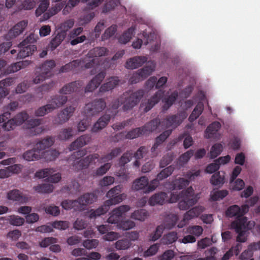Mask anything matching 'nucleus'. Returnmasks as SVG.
Instances as JSON below:
<instances>
[{
    "label": "nucleus",
    "instance_id": "f257e3e1",
    "mask_svg": "<svg viewBox=\"0 0 260 260\" xmlns=\"http://www.w3.org/2000/svg\"><path fill=\"white\" fill-rule=\"evenodd\" d=\"M122 152L120 148H115L111 150L108 154L102 156L100 158V155L98 153H93L90 154L79 161L75 164L77 165L79 170L87 168L90 165H95L96 162L99 163L105 162L112 160L113 158L117 156Z\"/></svg>",
    "mask_w": 260,
    "mask_h": 260
},
{
    "label": "nucleus",
    "instance_id": "f03ea898",
    "mask_svg": "<svg viewBox=\"0 0 260 260\" xmlns=\"http://www.w3.org/2000/svg\"><path fill=\"white\" fill-rule=\"evenodd\" d=\"M54 141V139L52 137H46L37 142L31 150L24 153L23 157L27 161L39 160L42 158L43 150L52 146Z\"/></svg>",
    "mask_w": 260,
    "mask_h": 260
},
{
    "label": "nucleus",
    "instance_id": "7ed1b4c3",
    "mask_svg": "<svg viewBox=\"0 0 260 260\" xmlns=\"http://www.w3.org/2000/svg\"><path fill=\"white\" fill-rule=\"evenodd\" d=\"M97 197L93 193H87L79 197L77 200H64L61 202L62 207L66 210L74 209L81 211L84 207L95 202Z\"/></svg>",
    "mask_w": 260,
    "mask_h": 260
},
{
    "label": "nucleus",
    "instance_id": "20e7f679",
    "mask_svg": "<svg viewBox=\"0 0 260 260\" xmlns=\"http://www.w3.org/2000/svg\"><path fill=\"white\" fill-rule=\"evenodd\" d=\"M145 94V91L142 89L135 92L128 90L124 92L120 96V100L123 104V110L127 111L132 109L136 106Z\"/></svg>",
    "mask_w": 260,
    "mask_h": 260
},
{
    "label": "nucleus",
    "instance_id": "39448f33",
    "mask_svg": "<svg viewBox=\"0 0 260 260\" xmlns=\"http://www.w3.org/2000/svg\"><path fill=\"white\" fill-rule=\"evenodd\" d=\"M40 1L41 3L36 10V15L39 17L43 14L42 18H41V21L49 19L52 16L58 13L64 7L63 3H57L47 11L49 5V0H40Z\"/></svg>",
    "mask_w": 260,
    "mask_h": 260
},
{
    "label": "nucleus",
    "instance_id": "423d86ee",
    "mask_svg": "<svg viewBox=\"0 0 260 260\" xmlns=\"http://www.w3.org/2000/svg\"><path fill=\"white\" fill-rule=\"evenodd\" d=\"M182 200L178 203L180 210H186L197 203L198 200L197 195H194V190L191 186L182 192Z\"/></svg>",
    "mask_w": 260,
    "mask_h": 260
},
{
    "label": "nucleus",
    "instance_id": "0eeeda50",
    "mask_svg": "<svg viewBox=\"0 0 260 260\" xmlns=\"http://www.w3.org/2000/svg\"><path fill=\"white\" fill-rule=\"evenodd\" d=\"M56 63L53 60H48L42 64L40 68V73L33 80L35 84H38L52 75L51 70L55 67Z\"/></svg>",
    "mask_w": 260,
    "mask_h": 260
},
{
    "label": "nucleus",
    "instance_id": "6e6552de",
    "mask_svg": "<svg viewBox=\"0 0 260 260\" xmlns=\"http://www.w3.org/2000/svg\"><path fill=\"white\" fill-rule=\"evenodd\" d=\"M247 222V218L242 216L238 217L232 223V227L235 229L236 233L238 234L237 237V241L239 242H245L246 240L244 235Z\"/></svg>",
    "mask_w": 260,
    "mask_h": 260
},
{
    "label": "nucleus",
    "instance_id": "1a4fd4ad",
    "mask_svg": "<svg viewBox=\"0 0 260 260\" xmlns=\"http://www.w3.org/2000/svg\"><path fill=\"white\" fill-rule=\"evenodd\" d=\"M106 106L103 99H96L88 103L85 107V113L88 116H94L102 112Z\"/></svg>",
    "mask_w": 260,
    "mask_h": 260
},
{
    "label": "nucleus",
    "instance_id": "9d476101",
    "mask_svg": "<svg viewBox=\"0 0 260 260\" xmlns=\"http://www.w3.org/2000/svg\"><path fill=\"white\" fill-rule=\"evenodd\" d=\"M200 174V171L198 170L194 172L188 171L184 175L186 178H178L173 181V187L174 189L180 190L185 188L189 184L190 181L193 180L196 177Z\"/></svg>",
    "mask_w": 260,
    "mask_h": 260
},
{
    "label": "nucleus",
    "instance_id": "9b49d317",
    "mask_svg": "<svg viewBox=\"0 0 260 260\" xmlns=\"http://www.w3.org/2000/svg\"><path fill=\"white\" fill-rule=\"evenodd\" d=\"M169 217H170L169 218H171V222L168 223L167 221V223H166L165 226H164L162 225L158 226L156 228L155 231L150 235L149 240L150 241H155L156 240L158 239L161 236L164 228L171 229L176 225V222L178 220L177 216L173 214L170 216H169Z\"/></svg>",
    "mask_w": 260,
    "mask_h": 260
},
{
    "label": "nucleus",
    "instance_id": "f8f14e48",
    "mask_svg": "<svg viewBox=\"0 0 260 260\" xmlns=\"http://www.w3.org/2000/svg\"><path fill=\"white\" fill-rule=\"evenodd\" d=\"M130 210V207L128 205H122L114 210L110 213L107 222L111 224H117L121 220L122 215Z\"/></svg>",
    "mask_w": 260,
    "mask_h": 260
},
{
    "label": "nucleus",
    "instance_id": "ddd939ff",
    "mask_svg": "<svg viewBox=\"0 0 260 260\" xmlns=\"http://www.w3.org/2000/svg\"><path fill=\"white\" fill-rule=\"evenodd\" d=\"M164 92L161 90H158L150 99L147 101H143L140 105V109L143 112L146 113L150 111L163 96Z\"/></svg>",
    "mask_w": 260,
    "mask_h": 260
},
{
    "label": "nucleus",
    "instance_id": "4468645a",
    "mask_svg": "<svg viewBox=\"0 0 260 260\" xmlns=\"http://www.w3.org/2000/svg\"><path fill=\"white\" fill-rule=\"evenodd\" d=\"M122 186L121 185H118L111 188L106 194V197L109 199L107 201H111L109 203L110 205H115L120 203L123 200V193H120Z\"/></svg>",
    "mask_w": 260,
    "mask_h": 260
},
{
    "label": "nucleus",
    "instance_id": "2eb2a0df",
    "mask_svg": "<svg viewBox=\"0 0 260 260\" xmlns=\"http://www.w3.org/2000/svg\"><path fill=\"white\" fill-rule=\"evenodd\" d=\"M186 117V113L184 111H181L176 114L167 117L164 123L168 128L170 127L175 128L179 125Z\"/></svg>",
    "mask_w": 260,
    "mask_h": 260
},
{
    "label": "nucleus",
    "instance_id": "dca6fc26",
    "mask_svg": "<svg viewBox=\"0 0 260 260\" xmlns=\"http://www.w3.org/2000/svg\"><path fill=\"white\" fill-rule=\"evenodd\" d=\"M83 85L82 81L77 80L64 85L59 91L60 94H68L78 92Z\"/></svg>",
    "mask_w": 260,
    "mask_h": 260
},
{
    "label": "nucleus",
    "instance_id": "f3484780",
    "mask_svg": "<svg viewBox=\"0 0 260 260\" xmlns=\"http://www.w3.org/2000/svg\"><path fill=\"white\" fill-rule=\"evenodd\" d=\"M106 76V72L102 71L95 75L87 84L85 88V92H92L97 88Z\"/></svg>",
    "mask_w": 260,
    "mask_h": 260
},
{
    "label": "nucleus",
    "instance_id": "a211bd4d",
    "mask_svg": "<svg viewBox=\"0 0 260 260\" xmlns=\"http://www.w3.org/2000/svg\"><path fill=\"white\" fill-rule=\"evenodd\" d=\"M171 133L172 130L165 131L155 139V143L151 149L152 157H155L158 155V151L157 150L159 146L165 142Z\"/></svg>",
    "mask_w": 260,
    "mask_h": 260
},
{
    "label": "nucleus",
    "instance_id": "6ab92c4d",
    "mask_svg": "<svg viewBox=\"0 0 260 260\" xmlns=\"http://www.w3.org/2000/svg\"><path fill=\"white\" fill-rule=\"evenodd\" d=\"M91 139V137L90 135H83L73 142L70 145L69 148L70 151L77 150L88 144L90 142Z\"/></svg>",
    "mask_w": 260,
    "mask_h": 260
},
{
    "label": "nucleus",
    "instance_id": "aec40b11",
    "mask_svg": "<svg viewBox=\"0 0 260 260\" xmlns=\"http://www.w3.org/2000/svg\"><path fill=\"white\" fill-rule=\"evenodd\" d=\"M147 57L144 56H137L128 59L125 67L128 69H134L142 66L147 61Z\"/></svg>",
    "mask_w": 260,
    "mask_h": 260
},
{
    "label": "nucleus",
    "instance_id": "412c9836",
    "mask_svg": "<svg viewBox=\"0 0 260 260\" xmlns=\"http://www.w3.org/2000/svg\"><path fill=\"white\" fill-rule=\"evenodd\" d=\"M27 25V22L24 20L19 22L9 30L7 37L10 39L17 37L23 31Z\"/></svg>",
    "mask_w": 260,
    "mask_h": 260
},
{
    "label": "nucleus",
    "instance_id": "4be33fe9",
    "mask_svg": "<svg viewBox=\"0 0 260 260\" xmlns=\"http://www.w3.org/2000/svg\"><path fill=\"white\" fill-rule=\"evenodd\" d=\"M68 101V97L63 95H55L51 98L48 104L52 111L64 105Z\"/></svg>",
    "mask_w": 260,
    "mask_h": 260
},
{
    "label": "nucleus",
    "instance_id": "5701e85b",
    "mask_svg": "<svg viewBox=\"0 0 260 260\" xmlns=\"http://www.w3.org/2000/svg\"><path fill=\"white\" fill-rule=\"evenodd\" d=\"M108 80L106 83L102 84L100 87L99 89L100 92H105L113 89L117 86L120 82L118 77L116 76L111 77Z\"/></svg>",
    "mask_w": 260,
    "mask_h": 260
},
{
    "label": "nucleus",
    "instance_id": "b1692460",
    "mask_svg": "<svg viewBox=\"0 0 260 260\" xmlns=\"http://www.w3.org/2000/svg\"><path fill=\"white\" fill-rule=\"evenodd\" d=\"M111 201H106L104 204L99 207L96 210L91 209L89 212V217L90 219L95 218L97 216L105 214L109 209L110 205L109 204Z\"/></svg>",
    "mask_w": 260,
    "mask_h": 260
},
{
    "label": "nucleus",
    "instance_id": "393cba45",
    "mask_svg": "<svg viewBox=\"0 0 260 260\" xmlns=\"http://www.w3.org/2000/svg\"><path fill=\"white\" fill-rule=\"evenodd\" d=\"M14 82V79L11 77L6 78L0 81V96L6 98L10 93L8 87L12 85Z\"/></svg>",
    "mask_w": 260,
    "mask_h": 260
},
{
    "label": "nucleus",
    "instance_id": "a878e982",
    "mask_svg": "<svg viewBox=\"0 0 260 260\" xmlns=\"http://www.w3.org/2000/svg\"><path fill=\"white\" fill-rule=\"evenodd\" d=\"M168 195L165 192H160L152 196L149 200V204L151 206L163 205L167 200Z\"/></svg>",
    "mask_w": 260,
    "mask_h": 260
},
{
    "label": "nucleus",
    "instance_id": "bb28decb",
    "mask_svg": "<svg viewBox=\"0 0 260 260\" xmlns=\"http://www.w3.org/2000/svg\"><path fill=\"white\" fill-rule=\"evenodd\" d=\"M111 118V116L108 114H106L101 117L93 125L91 131L92 132H97L104 128L108 124Z\"/></svg>",
    "mask_w": 260,
    "mask_h": 260
},
{
    "label": "nucleus",
    "instance_id": "cd10ccee",
    "mask_svg": "<svg viewBox=\"0 0 260 260\" xmlns=\"http://www.w3.org/2000/svg\"><path fill=\"white\" fill-rule=\"evenodd\" d=\"M18 47L20 48L17 54V58H23L32 54L33 52L37 50V47L35 45H25L21 46L20 44Z\"/></svg>",
    "mask_w": 260,
    "mask_h": 260
},
{
    "label": "nucleus",
    "instance_id": "c85d7f7f",
    "mask_svg": "<svg viewBox=\"0 0 260 260\" xmlns=\"http://www.w3.org/2000/svg\"><path fill=\"white\" fill-rule=\"evenodd\" d=\"M30 63V61L27 60L18 61L12 64L6 69V74L16 72L20 70L25 68Z\"/></svg>",
    "mask_w": 260,
    "mask_h": 260
},
{
    "label": "nucleus",
    "instance_id": "c756f323",
    "mask_svg": "<svg viewBox=\"0 0 260 260\" xmlns=\"http://www.w3.org/2000/svg\"><path fill=\"white\" fill-rule=\"evenodd\" d=\"M75 110V108L71 106L63 109L58 115L59 122L63 123L68 121L73 115Z\"/></svg>",
    "mask_w": 260,
    "mask_h": 260
},
{
    "label": "nucleus",
    "instance_id": "7c9ffc66",
    "mask_svg": "<svg viewBox=\"0 0 260 260\" xmlns=\"http://www.w3.org/2000/svg\"><path fill=\"white\" fill-rule=\"evenodd\" d=\"M148 185V178L146 176H142L136 179L133 185V188L135 190H144L146 191Z\"/></svg>",
    "mask_w": 260,
    "mask_h": 260
},
{
    "label": "nucleus",
    "instance_id": "2f4dec72",
    "mask_svg": "<svg viewBox=\"0 0 260 260\" xmlns=\"http://www.w3.org/2000/svg\"><path fill=\"white\" fill-rule=\"evenodd\" d=\"M205 210L203 206H196L188 211L184 214V220H188L198 217Z\"/></svg>",
    "mask_w": 260,
    "mask_h": 260
},
{
    "label": "nucleus",
    "instance_id": "473e14b6",
    "mask_svg": "<svg viewBox=\"0 0 260 260\" xmlns=\"http://www.w3.org/2000/svg\"><path fill=\"white\" fill-rule=\"evenodd\" d=\"M108 51V50L104 47H94L88 51L86 56L89 58L101 57L106 55Z\"/></svg>",
    "mask_w": 260,
    "mask_h": 260
},
{
    "label": "nucleus",
    "instance_id": "72a5a7b5",
    "mask_svg": "<svg viewBox=\"0 0 260 260\" xmlns=\"http://www.w3.org/2000/svg\"><path fill=\"white\" fill-rule=\"evenodd\" d=\"M155 68V63L153 61H150L147 62V65L144 68L138 70L142 79L144 80L150 76Z\"/></svg>",
    "mask_w": 260,
    "mask_h": 260
},
{
    "label": "nucleus",
    "instance_id": "f704fd0d",
    "mask_svg": "<svg viewBox=\"0 0 260 260\" xmlns=\"http://www.w3.org/2000/svg\"><path fill=\"white\" fill-rule=\"evenodd\" d=\"M41 122L40 119H30L27 121L26 127L29 129L34 128V135L39 134L43 131L42 127H37L41 124Z\"/></svg>",
    "mask_w": 260,
    "mask_h": 260
},
{
    "label": "nucleus",
    "instance_id": "c9c22d12",
    "mask_svg": "<svg viewBox=\"0 0 260 260\" xmlns=\"http://www.w3.org/2000/svg\"><path fill=\"white\" fill-rule=\"evenodd\" d=\"M178 96V92L175 91L167 97L165 98L162 100L164 104L162 106L163 111L168 110L170 107L174 103Z\"/></svg>",
    "mask_w": 260,
    "mask_h": 260
},
{
    "label": "nucleus",
    "instance_id": "e433bc0d",
    "mask_svg": "<svg viewBox=\"0 0 260 260\" xmlns=\"http://www.w3.org/2000/svg\"><path fill=\"white\" fill-rule=\"evenodd\" d=\"M221 127V124L219 122L214 121L211 123L206 128L205 131L206 137L208 138H212L213 137L214 135L216 133Z\"/></svg>",
    "mask_w": 260,
    "mask_h": 260
},
{
    "label": "nucleus",
    "instance_id": "4c0bfd02",
    "mask_svg": "<svg viewBox=\"0 0 260 260\" xmlns=\"http://www.w3.org/2000/svg\"><path fill=\"white\" fill-rule=\"evenodd\" d=\"M83 61L84 60H83ZM82 61V60L79 59L74 60L66 64L64 66H62L59 70V72L66 73L72 71L81 66Z\"/></svg>",
    "mask_w": 260,
    "mask_h": 260
},
{
    "label": "nucleus",
    "instance_id": "58836bf2",
    "mask_svg": "<svg viewBox=\"0 0 260 260\" xmlns=\"http://www.w3.org/2000/svg\"><path fill=\"white\" fill-rule=\"evenodd\" d=\"M66 37L64 32H58L54 38H53L50 43V47L52 50L56 48L62 42Z\"/></svg>",
    "mask_w": 260,
    "mask_h": 260
},
{
    "label": "nucleus",
    "instance_id": "ea45409f",
    "mask_svg": "<svg viewBox=\"0 0 260 260\" xmlns=\"http://www.w3.org/2000/svg\"><path fill=\"white\" fill-rule=\"evenodd\" d=\"M135 28L131 27L125 31L119 38V42L122 44H126L129 42L132 38L135 32Z\"/></svg>",
    "mask_w": 260,
    "mask_h": 260
},
{
    "label": "nucleus",
    "instance_id": "a19ab883",
    "mask_svg": "<svg viewBox=\"0 0 260 260\" xmlns=\"http://www.w3.org/2000/svg\"><path fill=\"white\" fill-rule=\"evenodd\" d=\"M7 198L10 200L23 202L24 198L21 192L18 189L10 190L7 194Z\"/></svg>",
    "mask_w": 260,
    "mask_h": 260
},
{
    "label": "nucleus",
    "instance_id": "79ce46f5",
    "mask_svg": "<svg viewBox=\"0 0 260 260\" xmlns=\"http://www.w3.org/2000/svg\"><path fill=\"white\" fill-rule=\"evenodd\" d=\"M203 109V104L201 103H198L189 116V121L190 122H193L196 119H197L202 114Z\"/></svg>",
    "mask_w": 260,
    "mask_h": 260
},
{
    "label": "nucleus",
    "instance_id": "37998d69",
    "mask_svg": "<svg viewBox=\"0 0 260 260\" xmlns=\"http://www.w3.org/2000/svg\"><path fill=\"white\" fill-rule=\"evenodd\" d=\"M34 188L39 193H50L53 191L54 187L52 184L43 183L34 186Z\"/></svg>",
    "mask_w": 260,
    "mask_h": 260
},
{
    "label": "nucleus",
    "instance_id": "c03bdc74",
    "mask_svg": "<svg viewBox=\"0 0 260 260\" xmlns=\"http://www.w3.org/2000/svg\"><path fill=\"white\" fill-rule=\"evenodd\" d=\"M143 128L142 127H137L127 132L125 136V138L127 139H133L145 134Z\"/></svg>",
    "mask_w": 260,
    "mask_h": 260
},
{
    "label": "nucleus",
    "instance_id": "a18cd8bd",
    "mask_svg": "<svg viewBox=\"0 0 260 260\" xmlns=\"http://www.w3.org/2000/svg\"><path fill=\"white\" fill-rule=\"evenodd\" d=\"M159 124V121L157 119H154L150 122L147 123L145 125L142 126L143 128L144 133L149 132H153L157 129Z\"/></svg>",
    "mask_w": 260,
    "mask_h": 260
},
{
    "label": "nucleus",
    "instance_id": "49530a36",
    "mask_svg": "<svg viewBox=\"0 0 260 260\" xmlns=\"http://www.w3.org/2000/svg\"><path fill=\"white\" fill-rule=\"evenodd\" d=\"M148 215V212L144 209H140L135 211L131 215L132 219L140 221H144Z\"/></svg>",
    "mask_w": 260,
    "mask_h": 260
},
{
    "label": "nucleus",
    "instance_id": "de8ad7c7",
    "mask_svg": "<svg viewBox=\"0 0 260 260\" xmlns=\"http://www.w3.org/2000/svg\"><path fill=\"white\" fill-rule=\"evenodd\" d=\"M73 136V130L72 127L66 128L61 129L58 136V138L61 140H67Z\"/></svg>",
    "mask_w": 260,
    "mask_h": 260
},
{
    "label": "nucleus",
    "instance_id": "09e8293b",
    "mask_svg": "<svg viewBox=\"0 0 260 260\" xmlns=\"http://www.w3.org/2000/svg\"><path fill=\"white\" fill-rule=\"evenodd\" d=\"M42 158H44L46 161H52L55 160L59 155V153L55 149L45 151L43 150Z\"/></svg>",
    "mask_w": 260,
    "mask_h": 260
},
{
    "label": "nucleus",
    "instance_id": "8fccbe9b",
    "mask_svg": "<svg viewBox=\"0 0 260 260\" xmlns=\"http://www.w3.org/2000/svg\"><path fill=\"white\" fill-rule=\"evenodd\" d=\"M178 239L176 232H171L164 236L162 241L165 244H170L175 242Z\"/></svg>",
    "mask_w": 260,
    "mask_h": 260
},
{
    "label": "nucleus",
    "instance_id": "3c124183",
    "mask_svg": "<svg viewBox=\"0 0 260 260\" xmlns=\"http://www.w3.org/2000/svg\"><path fill=\"white\" fill-rule=\"evenodd\" d=\"M224 177L220 175V172L214 173L210 179L211 183L215 186H221L224 182Z\"/></svg>",
    "mask_w": 260,
    "mask_h": 260
},
{
    "label": "nucleus",
    "instance_id": "603ef678",
    "mask_svg": "<svg viewBox=\"0 0 260 260\" xmlns=\"http://www.w3.org/2000/svg\"><path fill=\"white\" fill-rule=\"evenodd\" d=\"M111 167V163H105L103 165L98 168L95 171L93 172V177L101 176L105 174Z\"/></svg>",
    "mask_w": 260,
    "mask_h": 260
},
{
    "label": "nucleus",
    "instance_id": "864d4df0",
    "mask_svg": "<svg viewBox=\"0 0 260 260\" xmlns=\"http://www.w3.org/2000/svg\"><path fill=\"white\" fill-rule=\"evenodd\" d=\"M228 194V191L226 190H221L213 191L211 193L210 199L213 201H216L223 199Z\"/></svg>",
    "mask_w": 260,
    "mask_h": 260
},
{
    "label": "nucleus",
    "instance_id": "5fc2aeb1",
    "mask_svg": "<svg viewBox=\"0 0 260 260\" xmlns=\"http://www.w3.org/2000/svg\"><path fill=\"white\" fill-rule=\"evenodd\" d=\"M174 170V167L172 166H170L160 171L157 175V178L159 180H162L164 179L168 178L170 176Z\"/></svg>",
    "mask_w": 260,
    "mask_h": 260
},
{
    "label": "nucleus",
    "instance_id": "6e6d98bb",
    "mask_svg": "<svg viewBox=\"0 0 260 260\" xmlns=\"http://www.w3.org/2000/svg\"><path fill=\"white\" fill-rule=\"evenodd\" d=\"M135 222L129 219H127L124 220H121L117 226L120 229L126 231L133 229L135 226Z\"/></svg>",
    "mask_w": 260,
    "mask_h": 260
},
{
    "label": "nucleus",
    "instance_id": "4d7b16f0",
    "mask_svg": "<svg viewBox=\"0 0 260 260\" xmlns=\"http://www.w3.org/2000/svg\"><path fill=\"white\" fill-rule=\"evenodd\" d=\"M28 114L26 112H21L15 115L13 118L18 126L23 123L28 119Z\"/></svg>",
    "mask_w": 260,
    "mask_h": 260
},
{
    "label": "nucleus",
    "instance_id": "13d9d810",
    "mask_svg": "<svg viewBox=\"0 0 260 260\" xmlns=\"http://www.w3.org/2000/svg\"><path fill=\"white\" fill-rule=\"evenodd\" d=\"M240 208L238 205H233L230 207L226 211L227 216L232 217H236V218L240 216Z\"/></svg>",
    "mask_w": 260,
    "mask_h": 260
},
{
    "label": "nucleus",
    "instance_id": "bf43d9fd",
    "mask_svg": "<svg viewBox=\"0 0 260 260\" xmlns=\"http://www.w3.org/2000/svg\"><path fill=\"white\" fill-rule=\"evenodd\" d=\"M131 245V241L128 239H122L116 241L115 247L118 250H125L128 248Z\"/></svg>",
    "mask_w": 260,
    "mask_h": 260
},
{
    "label": "nucleus",
    "instance_id": "052dcab7",
    "mask_svg": "<svg viewBox=\"0 0 260 260\" xmlns=\"http://www.w3.org/2000/svg\"><path fill=\"white\" fill-rule=\"evenodd\" d=\"M223 147L221 144L216 143L214 144L211 148L210 151V156L211 158H214L220 155L222 152Z\"/></svg>",
    "mask_w": 260,
    "mask_h": 260
},
{
    "label": "nucleus",
    "instance_id": "680f3d73",
    "mask_svg": "<svg viewBox=\"0 0 260 260\" xmlns=\"http://www.w3.org/2000/svg\"><path fill=\"white\" fill-rule=\"evenodd\" d=\"M9 223L13 225L20 226L24 223V219L16 215L9 216L8 219Z\"/></svg>",
    "mask_w": 260,
    "mask_h": 260
},
{
    "label": "nucleus",
    "instance_id": "e2e57ef3",
    "mask_svg": "<svg viewBox=\"0 0 260 260\" xmlns=\"http://www.w3.org/2000/svg\"><path fill=\"white\" fill-rule=\"evenodd\" d=\"M50 105L48 103L45 106H42L35 111V114L36 116H43L46 114L52 111Z\"/></svg>",
    "mask_w": 260,
    "mask_h": 260
},
{
    "label": "nucleus",
    "instance_id": "0e129e2a",
    "mask_svg": "<svg viewBox=\"0 0 260 260\" xmlns=\"http://www.w3.org/2000/svg\"><path fill=\"white\" fill-rule=\"evenodd\" d=\"M253 249L251 245L250 244L248 246L246 250H244L239 256L240 260H249L251 258H253L252 256L253 255Z\"/></svg>",
    "mask_w": 260,
    "mask_h": 260
},
{
    "label": "nucleus",
    "instance_id": "69168bd1",
    "mask_svg": "<svg viewBox=\"0 0 260 260\" xmlns=\"http://www.w3.org/2000/svg\"><path fill=\"white\" fill-rule=\"evenodd\" d=\"M203 229L200 225L189 226L187 229V232L193 236L199 237L203 233Z\"/></svg>",
    "mask_w": 260,
    "mask_h": 260
},
{
    "label": "nucleus",
    "instance_id": "338daca9",
    "mask_svg": "<svg viewBox=\"0 0 260 260\" xmlns=\"http://www.w3.org/2000/svg\"><path fill=\"white\" fill-rule=\"evenodd\" d=\"M38 37L37 35L34 33H31L27 36L22 42L20 43L21 46L25 45H31V44L37 42Z\"/></svg>",
    "mask_w": 260,
    "mask_h": 260
},
{
    "label": "nucleus",
    "instance_id": "774afa93",
    "mask_svg": "<svg viewBox=\"0 0 260 260\" xmlns=\"http://www.w3.org/2000/svg\"><path fill=\"white\" fill-rule=\"evenodd\" d=\"M133 157V153L131 151L125 152L120 157L119 164L121 166H124L126 164L131 161Z\"/></svg>",
    "mask_w": 260,
    "mask_h": 260
}]
</instances>
